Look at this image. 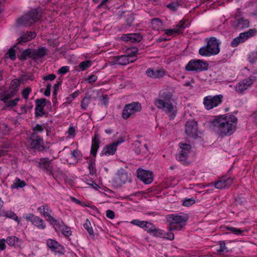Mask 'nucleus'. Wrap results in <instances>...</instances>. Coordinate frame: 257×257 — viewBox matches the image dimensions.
I'll list each match as a JSON object with an SVG mask.
<instances>
[{"label": "nucleus", "mask_w": 257, "mask_h": 257, "mask_svg": "<svg viewBox=\"0 0 257 257\" xmlns=\"http://www.w3.org/2000/svg\"><path fill=\"white\" fill-rule=\"evenodd\" d=\"M237 118L233 115L217 116L213 121L214 128L221 136H230L235 131Z\"/></svg>", "instance_id": "1"}, {"label": "nucleus", "mask_w": 257, "mask_h": 257, "mask_svg": "<svg viewBox=\"0 0 257 257\" xmlns=\"http://www.w3.org/2000/svg\"><path fill=\"white\" fill-rule=\"evenodd\" d=\"M173 94L171 92L166 91L160 94L159 98L156 99L155 105L159 109H162L171 118H174L177 113V107L171 102Z\"/></svg>", "instance_id": "2"}, {"label": "nucleus", "mask_w": 257, "mask_h": 257, "mask_svg": "<svg viewBox=\"0 0 257 257\" xmlns=\"http://www.w3.org/2000/svg\"><path fill=\"white\" fill-rule=\"evenodd\" d=\"M206 40L207 41L206 45L199 49V54L206 57L218 54L220 52V42L218 40L213 37L206 39Z\"/></svg>", "instance_id": "3"}, {"label": "nucleus", "mask_w": 257, "mask_h": 257, "mask_svg": "<svg viewBox=\"0 0 257 257\" xmlns=\"http://www.w3.org/2000/svg\"><path fill=\"white\" fill-rule=\"evenodd\" d=\"M166 219L169 223L168 229L170 231L179 230L185 225L188 217L185 214H172L167 215Z\"/></svg>", "instance_id": "4"}, {"label": "nucleus", "mask_w": 257, "mask_h": 257, "mask_svg": "<svg viewBox=\"0 0 257 257\" xmlns=\"http://www.w3.org/2000/svg\"><path fill=\"white\" fill-rule=\"evenodd\" d=\"M42 12L39 9H34L19 18L17 23L20 26H31L41 17Z\"/></svg>", "instance_id": "5"}, {"label": "nucleus", "mask_w": 257, "mask_h": 257, "mask_svg": "<svg viewBox=\"0 0 257 257\" xmlns=\"http://www.w3.org/2000/svg\"><path fill=\"white\" fill-rule=\"evenodd\" d=\"M179 150L176 155L177 160L183 165H188L190 163L189 156L191 152V146L189 144L180 143L179 144Z\"/></svg>", "instance_id": "6"}, {"label": "nucleus", "mask_w": 257, "mask_h": 257, "mask_svg": "<svg viewBox=\"0 0 257 257\" xmlns=\"http://www.w3.org/2000/svg\"><path fill=\"white\" fill-rule=\"evenodd\" d=\"M207 62L200 59L191 60L186 65L185 69L187 71L201 72L206 70L208 68Z\"/></svg>", "instance_id": "7"}, {"label": "nucleus", "mask_w": 257, "mask_h": 257, "mask_svg": "<svg viewBox=\"0 0 257 257\" xmlns=\"http://www.w3.org/2000/svg\"><path fill=\"white\" fill-rule=\"evenodd\" d=\"M223 95L221 94L214 96L208 95L203 98V104L207 110H210L217 107L222 101Z\"/></svg>", "instance_id": "8"}, {"label": "nucleus", "mask_w": 257, "mask_h": 257, "mask_svg": "<svg viewBox=\"0 0 257 257\" xmlns=\"http://www.w3.org/2000/svg\"><path fill=\"white\" fill-rule=\"evenodd\" d=\"M141 109V105L138 102H133L124 105L122 112V117L124 119H127L130 116Z\"/></svg>", "instance_id": "9"}, {"label": "nucleus", "mask_w": 257, "mask_h": 257, "mask_svg": "<svg viewBox=\"0 0 257 257\" xmlns=\"http://www.w3.org/2000/svg\"><path fill=\"white\" fill-rule=\"evenodd\" d=\"M242 12L239 11L235 14L236 19L232 22V26L236 30H242L249 27V21L242 17Z\"/></svg>", "instance_id": "10"}, {"label": "nucleus", "mask_w": 257, "mask_h": 257, "mask_svg": "<svg viewBox=\"0 0 257 257\" xmlns=\"http://www.w3.org/2000/svg\"><path fill=\"white\" fill-rule=\"evenodd\" d=\"M30 146L31 148L36 149L38 151H42L45 148L43 146V140L35 133H32L30 138Z\"/></svg>", "instance_id": "11"}, {"label": "nucleus", "mask_w": 257, "mask_h": 257, "mask_svg": "<svg viewBox=\"0 0 257 257\" xmlns=\"http://www.w3.org/2000/svg\"><path fill=\"white\" fill-rule=\"evenodd\" d=\"M185 132L190 137L195 138L198 134V125L194 120L188 121L185 125Z\"/></svg>", "instance_id": "12"}, {"label": "nucleus", "mask_w": 257, "mask_h": 257, "mask_svg": "<svg viewBox=\"0 0 257 257\" xmlns=\"http://www.w3.org/2000/svg\"><path fill=\"white\" fill-rule=\"evenodd\" d=\"M137 175L138 178L146 184H150L153 181V173L151 171L139 168L137 170Z\"/></svg>", "instance_id": "13"}, {"label": "nucleus", "mask_w": 257, "mask_h": 257, "mask_svg": "<svg viewBox=\"0 0 257 257\" xmlns=\"http://www.w3.org/2000/svg\"><path fill=\"white\" fill-rule=\"evenodd\" d=\"M25 218L31 221L33 225L39 229H44L46 227L44 220L39 217L35 216L33 214L30 213L27 214Z\"/></svg>", "instance_id": "14"}, {"label": "nucleus", "mask_w": 257, "mask_h": 257, "mask_svg": "<svg viewBox=\"0 0 257 257\" xmlns=\"http://www.w3.org/2000/svg\"><path fill=\"white\" fill-rule=\"evenodd\" d=\"M233 183V179L230 177L223 176L214 184L216 188L222 189L229 187Z\"/></svg>", "instance_id": "15"}, {"label": "nucleus", "mask_w": 257, "mask_h": 257, "mask_svg": "<svg viewBox=\"0 0 257 257\" xmlns=\"http://www.w3.org/2000/svg\"><path fill=\"white\" fill-rule=\"evenodd\" d=\"M114 181L118 185H121L127 182H131V178L126 172L121 171L118 172L117 176L114 179Z\"/></svg>", "instance_id": "16"}, {"label": "nucleus", "mask_w": 257, "mask_h": 257, "mask_svg": "<svg viewBox=\"0 0 257 257\" xmlns=\"http://www.w3.org/2000/svg\"><path fill=\"white\" fill-rule=\"evenodd\" d=\"M45 98L37 99L36 100L35 116L41 117L44 114V107L46 104Z\"/></svg>", "instance_id": "17"}, {"label": "nucleus", "mask_w": 257, "mask_h": 257, "mask_svg": "<svg viewBox=\"0 0 257 257\" xmlns=\"http://www.w3.org/2000/svg\"><path fill=\"white\" fill-rule=\"evenodd\" d=\"M53 225L55 227L56 231H61L66 236H69L71 235L70 228L66 226L62 221L61 223L56 220V222Z\"/></svg>", "instance_id": "18"}, {"label": "nucleus", "mask_w": 257, "mask_h": 257, "mask_svg": "<svg viewBox=\"0 0 257 257\" xmlns=\"http://www.w3.org/2000/svg\"><path fill=\"white\" fill-rule=\"evenodd\" d=\"M134 151L137 155L144 156L148 152L149 149L147 144L142 145L139 141H136L133 144Z\"/></svg>", "instance_id": "19"}, {"label": "nucleus", "mask_w": 257, "mask_h": 257, "mask_svg": "<svg viewBox=\"0 0 257 257\" xmlns=\"http://www.w3.org/2000/svg\"><path fill=\"white\" fill-rule=\"evenodd\" d=\"M47 245L53 251L59 253H63L64 252V247L55 240L49 239Z\"/></svg>", "instance_id": "20"}, {"label": "nucleus", "mask_w": 257, "mask_h": 257, "mask_svg": "<svg viewBox=\"0 0 257 257\" xmlns=\"http://www.w3.org/2000/svg\"><path fill=\"white\" fill-rule=\"evenodd\" d=\"M51 160L48 158H41L38 162V167L44 170L51 173L53 170V167L51 165Z\"/></svg>", "instance_id": "21"}, {"label": "nucleus", "mask_w": 257, "mask_h": 257, "mask_svg": "<svg viewBox=\"0 0 257 257\" xmlns=\"http://www.w3.org/2000/svg\"><path fill=\"white\" fill-rule=\"evenodd\" d=\"M49 50L45 47H39L37 49H32V59L36 60L48 54Z\"/></svg>", "instance_id": "22"}, {"label": "nucleus", "mask_w": 257, "mask_h": 257, "mask_svg": "<svg viewBox=\"0 0 257 257\" xmlns=\"http://www.w3.org/2000/svg\"><path fill=\"white\" fill-rule=\"evenodd\" d=\"M38 209L41 212L43 211L44 216L48 218L47 220L49 221L52 225L56 222L57 220L50 215V213L52 212V210L49 209L47 205H42L39 207Z\"/></svg>", "instance_id": "23"}, {"label": "nucleus", "mask_w": 257, "mask_h": 257, "mask_svg": "<svg viewBox=\"0 0 257 257\" xmlns=\"http://www.w3.org/2000/svg\"><path fill=\"white\" fill-rule=\"evenodd\" d=\"M146 74L153 78H160L165 75V71L161 70H153L150 68L148 69L146 72Z\"/></svg>", "instance_id": "24"}, {"label": "nucleus", "mask_w": 257, "mask_h": 257, "mask_svg": "<svg viewBox=\"0 0 257 257\" xmlns=\"http://www.w3.org/2000/svg\"><path fill=\"white\" fill-rule=\"evenodd\" d=\"M116 145H114L113 143L111 145H107L103 149L100 155L101 156L105 155L107 156L113 155L116 151Z\"/></svg>", "instance_id": "25"}, {"label": "nucleus", "mask_w": 257, "mask_h": 257, "mask_svg": "<svg viewBox=\"0 0 257 257\" xmlns=\"http://www.w3.org/2000/svg\"><path fill=\"white\" fill-rule=\"evenodd\" d=\"M6 242L10 246L20 247L22 244V241L16 236H9L6 239Z\"/></svg>", "instance_id": "26"}, {"label": "nucleus", "mask_w": 257, "mask_h": 257, "mask_svg": "<svg viewBox=\"0 0 257 257\" xmlns=\"http://www.w3.org/2000/svg\"><path fill=\"white\" fill-rule=\"evenodd\" d=\"M36 36V34L34 32H30L25 33L19 39L18 43L20 44L26 43L35 38Z\"/></svg>", "instance_id": "27"}, {"label": "nucleus", "mask_w": 257, "mask_h": 257, "mask_svg": "<svg viewBox=\"0 0 257 257\" xmlns=\"http://www.w3.org/2000/svg\"><path fill=\"white\" fill-rule=\"evenodd\" d=\"M98 137L95 135L94 137L92 140V145L91 148V154L95 157L97 152V150L99 147V141L98 140Z\"/></svg>", "instance_id": "28"}, {"label": "nucleus", "mask_w": 257, "mask_h": 257, "mask_svg": "<svg viewBox=\"0 0 257 257\" xmlns=\"http://www.w3.org/2000/svg\"><path fill=\"white\" fill-rule=\"evenodd\" d=\"M250 86L246 82L245 79L240 81L235 86V89L238 93H242L244 90L247 89Z\"/></svg>", "instance_id": "29"}, {"label": "nucleus", "mask_w": 257, "mask_h": 257, "mask_svg": "<svg viewBox=\"0 0 257 257\" xmlns=\"http://www.w3.org/2000/svg\"><path fill=\"white\" fill-rule=\"evenodd\" d=\"M18 57L22 61L26 60L27 58L32 59V49L28 48L25 50L20 55H18Z\"/></svg>", "instance_id": "30"}, {"label": "nucleus", "mask_w": 257, "mask_h": 257, "mask_svg": "<svg viewBox=\"0 0 257 257\" xmlns=\"http://www.w3.org/2000/svg\"><path fill=\"white\" fill-rule=\"evenodd\" d=\"M115 63L119 65H126L129 64L127 55H121L114 58Z\"/></svg>", "instance_id": "31"}, {"label": "nucleus", "mask_w": 257, "mask_h": 257, "mask_svg": "<svg viewBox=\"0 0 257 257\" xmlns=\"http://www.w3.org/2000/svg\"><path fill=\"white\" fill-rule=\"evenodd\" d=\"M71 158L72 159V162H69L68 160L67 159V162L70 164H74V163H77L78 159L81 157V152L78 150H74L71 154Z\"/></svg>", "instance_id": "32"}, {"label": "nucleus", "mask_w": 257, "mask_h": 257, "mask_svg": "<svg viewBox=\"0 0 257 257\" xmlns=\"http://www.w3.org/2000/svg\"><path fill=\"white\" fill-rule=\"evenodd\" d=\"M186 27V21L185 20H182L180 21L179 23L175 26L174 28L175 30L177 31V33L180 34L183 33V30Z\"/></svg>", "instance_id": "33"}, {"label": "nucleus", "mask_w": 257, "mask_h": 257, "mask_svg": "<svg viewBox=\"0 0 257 257\" xmlns=\"http://www.w3.org/2000/svg\"><path fill=\"white\" fill-rule=\"evenodd\" d=\"M151 24L153 29L157 30L163 26V22L159 18H154L151 20Z\"/></svg>", "instance_id": "34"}, {"label": "nucleus", "mask_w": 257, "mask_h": 257, "mask_svg": "<svg viewBox=\"0 0 257 257\" xmlns=\"http://www.w3.org/2000/svg\"><path fill=\"white\" fill-rule=\"evenodd\" d=\"M91 100V96L90 95H86V96L81 101V108L83 110L86 109L88 105L90 104Z\"/></svg>", "instance_id": "35"}, {"label": "nucleus", "mask_w": 257, "mask_h": 257, "mask_svg": "<svg viewBox=\"0 0 257 257\" xmlns=\"http://www.w3.org/2000/svg\"><path fill=\"white\" fill-rule=\"evenodd\" d=\"M10 91H8L4 94L3 97L1 98V100L5 103H6L8 102V100L13 97L15 94V92L10 90Z\"/></svg>", "instance_id": "36"}, {"label": "nucleus", "mask_w": 257, "mask_h": 257, "mask_svg": "<svg viewBox=\"0 0 257 257\" xmlns=\"http://www.w3.org/2000/svg\"><path fill=\"white\" fill-rule=\"evenodd\" d=\"M20 85V81L17 79H14L11 81L10 90H11L15 92L18 90L19 86Z\"/></svg>", "instance_id": "37"}, {"label": "nucleus", "mask_w": 257, "mask_h": 257, "mask_svg": "<svg viewBox=\"0 0 257 257\" xmlns=\"http://www.w3.org/2000/svg\"><path fill=\"white\" fill-rule=\"evenodd\" d=\"M83 226L85 228V229L87 231L90 235H94V232L92 229V227L91 226L90 221L88 219L86 220L85 222L83 224Z\"/></svg>", "instance_id": "38"}, {"label": "nucleus", "mask_w": 257, "mask_h": 257, "mask_svg": "<svg viewBox=\"0 0 257 257\" xmlns=\"http://www.w3.org/2000/svg\"><path fill=\"white\" fill-rule=\"evenodd\" d=\"M16 182L14 183L12 186L11 188H23L26 186V184L24 181H21L18 178H16Z\"/></svg>", "instance_id": "39"}, {"label": "nucleus", "mask_w": 257, "mask_h": 257, "mask_svg": "<svg viewBox=\"0 0 257 257\" xmlns=\"http://www.w3.org/2000/svg\"><path fill=\"white\" fill-rule=\"evenodd\" d=\"M92 65V62L90 60H86L81 62L79 67L81 70H84L90 67Z\"/></svg>", "instance_id": "40"}, {"label": "nucleus", "mask_w": 257, "mask_h": 257, "mask_svg": "<svg viewBox=\"0 0 257 257\" xmlns=\"http://www.w3.org/2000/svg\"><path fill=\"white\" fill-rule=\"evenodd\" d=\"M130 36H131V41L132 42H139L143 38L142 36L139 33L131 34Z\"/></svg>", "instance_id": "41"}, {"label": "nucleus", "mask_w": 257, "mask_h": 257, "mask_svg": "<svg viewBox=\"0 0 257 257\" xmlns=\"http://www.w3.org/2000/svg\"><path fill=\"white\" fill-rule=\"evenodd\" d=\"M6 55L7 57L10 58L12 60H14L16 59V52L14 48H11L9 51L6 53Z\"/></svg>", "instance_id": "42"}, {"label": "nucleus", "mask_w": 257, "mask_h": 257, "mask_svg": "<svg viewBox=\"0 0 257 257\" xmlns=\"http://www.w3.org/2000/svg\"><path fill=\"white\" fill-rule=\"evenodd\" d=\"M248 60L251 64L254 63L257 60V50L250 53L248 56Z\"/></svg>", "instance_id": "43"}, {"label": "nucleus", "mask_w": 257, "mask_h": 257, "mask_svg": "<svg viewBox=\"0 0 257 257\" xmlns=\"http://www.w3.org/2000/svg\"><path fill=\"white\" fill-rule=\"evenodd\" d=\"M155 227V226L152 223L146 221V224H145L143 229L151 233Z\"/></svg>", "instance_id": "44"}, {"label": "nucleus", "mask_w": 257, "mask_h": 257, "mask_svg": "<svg viewBox=\"0 0 257 257\" xmlns=\"http://www.w3.org/2000/svg\"><path fill=\"white\" fill-rule=\"evenodd\" d=\"M163 230L158 229L155 227L151 233L153 235H154V236L158 237H162V236H163Z\"/></svg>", "instance_id": "45"}, {"label": "nucleus", "mask_w": 257, "mask_h": 257, "mask_svg": "<svg viewBox=\"0 0 257 257\" xmlns=\"http://www.w3.org/2000/svg\"><path fill=\"white\" fill-rule=\"evenodd\" d=\"M131 223L134 225L138 226L142 228L145 226V224H146V221H140L138 219L133 220L131 222Z\"/></svg>", "instance_id": "46"}, {"label": "nucleus", "mask_w": 257, "mask_h": 257, "mask_svg": "<svg viewBox=\"0 0 257 257\" xmlns=\"http://www.w3.org/2000/svg\"><path fill=\"white\" fill-rule=\"evenodd\" d=\"M19 98H17L13 100H8L7 103H5L7 107H13L17 104L19 100Z\"/></svg>", "instance_id": "47"}, {"label": "nucleus", "mask_w": 257, "mask_h": 257, "mask_svg": "<svg viewBox=\"0 0 257 257\" xmlns=\"http://www.w3.org/2000/svg\"><path fill=\"white\" fill-rule=\"evenodd\" d=\"M195 202V200L193 198H188L185 199L183 203V205L184 206H190L193 204H194Z\"/></svg>", "instance_id": "48"}, {"label": "nucleus", "mask_w": 257, "mask_h": 257, "mask_svg": "<svg viewBox=\"0 0 257 257\" xmlns=\"http://www.w3.org/2000/svg\"><path fill=\"white\" fill-rule=\"evenodd\" d=\"M179 5L180 4H178L177 2H173L171 4H168L167 6V7L171 10L172 11H175L177 10Z\"/></svg>", "instance_id": "49"}, {"label": "nucleus", "mask_w": 257, "mask_h": 257, "mask_svg": "<svg viewBox=\"0 0 257 257\" xmlns=\"http://www.w3.org/2000/svg\"><path fill=\"white\" fill-rule=\"evenodd\" d=\"M4 216H6L7 217L13 219L15 220L18 221V217L16 215V214L13 212H5Z\"/></svg>", "instance_id": "50"}, {"label": "nucleus", "mask_w": 257, "mask_h": 257, "mask_svg": "<svg viewBox=\"0 0 257 257\" xmlns=\"http://www.w3.org/2000/svg\"><path fill=\"white\" fill-rule=\"evenodd\" d=\"M163 236L162 237L166 238L170 240H173L174 239V234L172 232H166L163 231Z\"/></svg>", "instance_id": "51"}, {"label": "nucleus", "mask_w": 257, "mask_h": 257, "mask_svg": "<svg viewBox=\"0 0 257 257\" xmlns=\"http://www.w3.org/2000/svg\"><path fill=\"white\" fill-rule=\"evenodd\" d=\"M219 245L220 247L219 249H217V252L228 251V250L227 249L225 246V243L224 241H219Z\"/></svg>", "instance_id": "52"}, {"label": "nucleus", "mask_w": 257, "mask_h": 257, "mask_svg": "<svg viewBox=\"0 0 257 257\" xmlns=\"http://www.w3.org/2000/svg\"><path fill=\"white\" fill-rule=\"evenodd\" d=\"M32 130L34 132L32 133H35L36 134V133H40L43 132L44 131V128L42 125L39 124H37L35 126L33 127Z\"/></svg>", "instance_id": "53"}, {"label": "nucleus", "mask_w": 257, "mask_h": 257, "mask_svg": "<svg viewBox=\"0 0 257 257\" xmlns=\"http://www.w3.org/2000/svg\"><path fill=\"white\" fill-rule=\"evenodd\" d=\"M242 40L241 38H240L239 36L238 37H236L233 39L231 43V45L233 47H236L240 43H242Z\"/></svg>", "instance_id": "54"}, {"label": "nucleus", "mask_w": 257, "mask_h": 257, "mask_svg": "<svg viewBox=\"0 0 257 257\" xmlns=\"http://www.w3.org/2000/svg\"><path fill=\"white\" fill-rule=\"evenodd\" d=\"M257 31L255 29H249L248 31L245 32V34H243V35H246V36L248 38L253 36L256 33Z\"/></svg>", "instance_id": "55"}, {"label": "nucleus", "mask_w": 257, "mask_h": 257, "mask_svg": "<svg viewBox=\"0 0 257 257\" xmlns=\"http://www.w3.org/2000/svg\"><path fill=\"white\" fill-rule=\"evenodd\" d=\"M31 91V89L30 87H27L25 89H24L22 91V95L23 97L25 99H28L29 95Z\"/></svg>", "instance_id": "56"}, {"label": "nucleus", "mask_w": 257, "mask_h": 257, "mask_svg": "<svg viewBox=\"0 0 257 257\" xmlns=\"http://www.w3.org/2000/svg\"><path fill=\"white\" fill-rule=\"evenodd\" d=\"M164 32L168 36H172L177 34V31H176L174 28L171 29H165L164 30Z\"/></svg>", "instance_id": "57"}, {"label": "nucleus", "mask_w": 257, "mask_h": 257, "mask_svg": "<svg viewBox=\"0 0 257 257\" xmlns=\"http://www.w3.org/2000/svg\"><path fill=\"white\" fill-rule=\"evenodd\" d=\"M245 80L246 82H247L248 84L251 86L253 82L256 80V77L254 75H251L249 78L245 79Z\"/></svg>", "instance_id": "58"}, {"label": "nucleus", "mask_w": 257, "mask_h": 257, "mask_svg": "<svg viewBox=\"0 0 257 257\" xmlns=\"http://www.w3.org/2000/svg\"><path fill=\"white\" fill-rule=\"evenodd\" d=\"M56 78V75L54 74H50L48 75H45L43 77V79L47 81L50 80L52 81Z\"/></svg>", "instance_id": "59"}, {"label": "nucleus", "mask_w": 257, "mask_h": 257, "mask_svg": "<svg viewBox=\"0 0 257 257\" xmlns=\"http://www.w3.org/2000/svg\"><path fill=\"white\" fill-rule=\"evenodd\" d=\"M69 70V67L67 66L62 67L58 70V73L60 74H64L68 72Z\"/></svg>", "instance_id": "60"}, {"label": "nucleus", "mask_w": 257, "mask_h": 257, "mask_svg": "<svg viewBox=\"0 0 257 257\" xmlns=\"http://www.w3.org/2000/svg\"><path fill=\"white\" fill-rule=\"evenodd\" d=\"M97 79V76L95 75H91L87 78V82L89 83L95 82Z\"/></svg>", "instance_id": "61"}, {"label": "nucleus", "mask_w": 257, "mask_h": 257, "mask_svg": "<svg viewBox=\"0 0 257 257\" xmlns=\"http://www.w3.org/2000/svg\"><path fill=\"white\" fill-rule=\"evenodd\" d=\"M106 216L110 219H113L114 218V212L111 210H107L106 212Z\"/></svg>", "instance_id": "62"}, {"label": "nucleus", "mask_w": 257, "mask_h": 257, "mask_svg": "<svg viewBox=\"0 0 257 257\" xmlns=\"http://www.w3.org/2000/svg\"><path fill=\"white\" fill-rule=\"evenodd\" d=\"M51 85L50 83H48L47 85L46 90L44 92V95L46 96H49L50 95L51 93Z\"/></svg>", "instance_id": "63"}, {"label": "nucleus", "mask_w": 257, "mask_h": 257, "mask_svg": "<svg viewBox=\"0 0 257 257\" xmlns=\"http://www.w3.org/2000/svg\"><path fill=\"white\" fill-rule=\"evenodd\" d=\"M88 168L90 173H93L94 172V163L92 160H90Z\"/></svg>", "instance_id": "64"}]
</instances>
